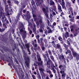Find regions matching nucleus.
I'll return each mask as SVG.
<instances>
[{"label":"nucleus","mask_w":79,"mask_h":79,"mask_svg":"<svg viewBox=\"0 0 79 79\" xmlns=\"http://www.w3.org/2000/svg\"><path fill=\"white\" fill-rule=\"evenodd\" d=\"M46 53L47 54H45L44 55L45 56H47L48 59V61L47 62V65L48 68H50L51 66H53L54 68H55V66L54 65L53 63L51 60L50 59V58L48 57V54L47 52H46Z\"/></svg>","instance_id":"f257e3e1"},{"label":"nucleus","mask_w":79,"mask_h":79,"mask_svg":"<svg viewBox=\"0 0 79 79\" xmlns=\"http://www.w3.org/2000/svg\"><path fill=\"white\" fill-rule=\"evenodd\" d=\"M40 18H41V19L39 21V23L41 25L40 28L39 30V31L40 32H43V30L42 29H43L44 27H45V26H44V24L43 23H42V17H40Z\"/></svg>","instance_id":"f03ea898"},{"label":"nucleus","mask_w":79,"mask_h":79,"mask_svg":"<svg viewBox=\"0 0 79 79\" xmlns=\"http://www.w3.org/2000/svg\"><path fill=\"white\" fill-rule=\"evenodd\" d=\"M23 57L24 58V59H25V61H26L25 62V63L26 65H27V67L28 68L29 66V59L28 57L26 58V57L24 55H23Z\"/></svg>","instance_id":"7ed1b4c3"},{"label":"nucleus","mask_w":79,"mask_h":79,"mask_svg":"<svg viewBox=\"0 0 79 79\" xmlns=\"http://www.w3.org/2000/svg\"><path fill=\"white\" fill-rule=\"evenodd\" d=\"M73 55L74 57H76L77 60H79V55L76 52L73 51H72Z\"/></svg>","instance_id":"20e7f679"},{"label":"nucleus","mask_w":79,"mask_h":79,"mask_svg":"<svg viewBox=\"0 0 79 79\" xmlns=\"http://www.w3.org/2000/svg\"><path fill=\"white\" fill-rule=\"evenodd\" d=\"M63 46L64 47H65V50H67V51L65 52V53L66 55H67L68 53H71V51L68 49V45H66L65 44H64Z\"/></svg>","instance_id":"39448f33"},{"label":"nucleus","mask_w":79,"mask_h":79,"mask_svg":"<svg viewBox=\"0 0 79 79\" xmlns=\"http://www.w3.org/2000/svg\"><path fill=\"white\" fill-rule=\"evenodd\" d=\"M61 32L63 34V35L64 37H65V38L66 39L69 36V34L68 32H66L65 34L64 35V31H63V28H61Z\"/></svg>","instance_id":"423d86ee"},{"label":"nucleus","mask_w":79,"mask_h":79,"mask_svg":"<svg viewBox=\"0 0 79 79\" xmlns=\"http://www.w3.org/2000/svg\"><path fill=\"white\" fill-rule=\"evenodd\" d=\"M69 12L70 15L74 16V13H73V9L71 7H70L69 8Z\"/></svg>","instance_id":"0eeeda50"},{"label":"nucleus","mask_w":79,"mask_h":79,"mask_svg":"<svg viewBox=\"0 0 79 79\" xmlns=\"http://www.w3.org/2000/svg\"><path fill=\"white\" fill-rule=\"evenodd\" d=\"M43 11L44 12L46 17L48 19V15L47 13H48V10H46L45 9L43 8Z\"/></svg>","instance_id":"6e6552de"},{"label":"nucleus","mask_w":79,"mask_h":79,"mask_svg":"<svg viewBox=\"0 0 79 79\" xmlns=\"http://www.w3.org/2000/svg\"><path fill=\"white\" fill-rule=\"evenodd\" d=\"M61 0L62 1V3H61ZM58 0V2L60 3L62 6V7H64V5H65V3H64V0Z\"/></svg>","instance_id":"1a4fd4ad"},{"label":"nucleus","mask_w":79,"mask_h":79,"mask_svg":"<svg viewBox=\"0 0 79 79\" xmlns=\"http://www.w3.org/2000/svg\"><path fill=\"white\" fill-rule=\"evenodd\" d=\"M29 44H25V46L26 47L27 50H28V52H29L28 53V54L29 55H30V54H31V51H30V50H29Z\"/></svg>","instance_id":"9d476101"},{"label":"nucleus","mask_w":79,"mask_h":79,"mask_svg":"<svg viewBox=\"0 0 79 79\" xmlns=\"http://www.w3.org/2000/svg\"><path fill=\"white\" fill-rule=\"evenodd\" d=\"M59 58L60 60H63L64 61V63H66V61H65V59H64V56L63 55H60V56H59Z\"/></svg>","instance_id":"9b49d317"},{"label":"nucleus","mask_w":79,"mask_h":79,"mask_svg":"<svg viewBox=\"0 0 79 79\" xmlns=\"http://www.w3.org/2000/svg\"><path fill=\"white\" fill-rule=\"evenodd\" d=\"M64 70L60 71V73L61 74V76L62 77H64L66 76V73H64Z\"/></svg>","instance_id":"f8f14e48"},{"label":"nucleus","mask_w":79,"mask_h":79,"mask_svg":"<svg viewBox=\"0 0 79 79\" xmlns=\"http://www.w3.org/2000/svg\"><path fill=\"white\" fill-rule=\"evenodd\" d=\"M59 68L62 71H65L66 70V67H64V66H62V65H60L59 66Z\"/></svg>","instance_id":"ddd939ff"},{"label":"nucleus","mask_w":79,"mask_h":79,"mask_svg":"<svg viewBox=\"0 0 79 79\" xmlns=\"http://www.w3.org/2000/svg\"><path fill=\"white\" fill-rule=\"evenodd\" d=\"M43 63V62L42 61H41L40 63V62H37V64H35V63L34 64V66H37L38 65V66H42Z\"/></svg>","instance_id":"4468645a"},{"label":"nucleus","mask_w":79,"mask_h":79,"mask_svg":"<svg viewBox=\"0 0 79 79\" xmlns=\"http://www.w3.org/2000/svg\"><path fill=\"white\" fill-rule=\"evenodd\" d=\"M31 21L32 22V23L33 24V27L34 28H33V32H35V31H36V28H35V24L34 23H33V19L31 20Z\"/></svg>","instance_id":"2eb2a0df"},{"label":"nucleus","mask_w":79,"mask_h":79,"mask_svg":"<svg viewBox=\"0 0 79 79\" xmlns=\"http://www.w3.org/2000/svg\"><path fill=\"white\" fill-rule=\"evenodd\" d=\"M37 58L38 59V61H41V58L40 57V55L39 54L38 52H37Z\"/></svg>","instance_id":"dca6fc26"},{"label":"nucleus","mask_w":79,"mask_h":79,"mask_svg":"<svg viewBox=\"0 0 79 79\" xmlns=\"http://www.w3.org/2000/svg\"><path fill=\"white\" fill-rule=\"evenodd\" d=\"M21 35H22V37L23 39V41L24 42V43H25V44H26V43H27V41L26 40H25V39H25V38H26V35H25L24 36L23 35V34H21Z\"/></svg>","instance_id":"f3484780"},{"label":"nucleus","mask_w":79,"mask_h":79,"mask_svg":"<svg viewBox=\"0 0 79 79\" xmlns=\"http://www.w3.org/2000/svg\"><path fill=\"white\" fill-rule=\"evenodd\" d=\"M67 41H68V45H69V46L70 49H71V51L72 52H73V51H74L73 50V48H72L71 47V44L69 42V40H67Z\"/></svg>","instance_id":"a211bd4d"},{"label":"nucleus","mask_w":79,"mask_h":79,"mask_svg":"<svg viewBox=\"0 0 79 79\" xmlns=\"http://www.w3.org/2000/svg\"><path fill=\"white\" fill-rule=\"evenodd\" d=\"M71 2H67L66 6L67 8H68V7H70V6H71Z\"/></svg>","instance_id":"6ab92c4d"},{"label":"nucleus","mask_w":79,"mask_h":79,"mask_svg":"<svg viewBox=\"0 0 79 79\" xmlns=\"http://www.w3.org/2000/svg\"><path fill=\"white\" fill-rule=\"evenodd\" d=\"M35 1L37 2V3L38 5H39V4H41V3H43V0H41V1H39V0H35Z\"/></svg>","instance_id":"aec40b11"},{"label":"nucleus","mask_w":79,"mask_h":79,"mask_svg":"<svg viewBox=\"0 0 79 79\" xmlns=\"http://www.w3.org/2000/svg\"><path fill=\"white\" fill-rule=\"evenodd\" d=\"M43 56L44 58V63H47V61H47V57H46V56L45 55H43Z\"/></svg>","instance_id":"412c9836"},{"label":"nucleus","mask_w":79,"mask_h":79,"mask_svg":"<svg viewBox=\"0 0 79 79\" xmlns=\"http://www.w3.org/2000/svg\"><path fill=\"white\" fill-rule=\"evenodd\" d=\"M58 10L60 11H62V10H61V7L60 6L59 4H58Z\"/></svg>","instance_id":"4be33fe9"},{"label":"nucleus","mask_w":79,"mask_h":79,"mask_svg":"<svg viewBox=\"0 0 79 79\" xmlns=\"http://www.w3.org/2000/svg\"><path fill=\"white\" fill-rule=\"evenodd\" d=\"M56 45V48H59V49H60V48H61V45H60V44H57Z\"/></svg>","instance_id":"5701e85b"},{"label":"nucleus","mask_w":79,"mask_h":79,"mask_svg":"<svg viewBox=\"0 0 79 79\" xmlns=\"http://www.w3.org/2000/svg\"><path fill=\"white\" fill-rule=\"evenodd\" d=\"M71 52H70V53H70V54H69V60H72L73 59V56L71 54Z\"/></svg>","instance_id":"b1692460"},{"label":"nucleus","mask_w":79,"mask_h":79,"mask_svg":"<svg viewBox=\"0 0 79 79\" xmlns=\"http://www.w3.org/2000/svg\"><path fill=\"white\" fill-rule=\"evenodd\" d=\"M20 32H21V33H23V32H24V34H25L24 35H23L24 36V35H26V34H27V33H26V31H23V29H21V30H20Z\"/></svg>","instance_id":"393cba45"},{"label":"nucleus","mask_w":79,"mask_h":79,"mask_svg":"<svg viewBox=\"0 0 79 79\" xmlns=\"http://www.w3.org/2000/svg\"><path fill=\"white\" fill-rule=\"evenodd\" d=\"M1 16H4V18L5 19V20L6 21V17L5 16V14H4V13H1Z\"/></svg>","instance_id":"a878e982"},{"label":"nucleus","mask_w":79,"mask_h":79,"mask_svg":"<svg viewBox=\"0 0 79 79\" xmlns=\"http://www.w3.org/2000/svg\"><path fill=\"white\" fill-rule=\"evenodd\" d=\"M50 4L51 5H55V2L52 1H50Z\"/></svg>","instance_id":"bb28decb"},{"label":"nucleus","mask_w":79,"mask_h":79,"mask_svg":"<svg viewBox=\"0 0 79 79\" xmlns=\"http://www.w3.org/2000/svg\"><path fill=\"white\" fill-rule=\"evenodd\" d=\"M50 57L51 59L52 60V61L54 62H55V59H54V57H53V56H50Z\"/></svg>","instance_id":"cd10ccee"},{"label":"nucleus","mask_w":79,"mask_h":79,"mask_svg":"<svg viewBox=\"0 0 79 79\" xmlns=\"http://www.w3.org/2000/svg\"><path fill=\"white\" fill-rule=\"evenodd\" d=\"M52 66H53H53H51V68L52 69V71H53V72L54 73H56V71L55 70V69H54V67H52Z\"/></svg>","instance_id":"c85d7f7f"},{"label":"nucleus","mask_w":79,"mask_h":79,"mask_svg":"<svg viewBox=\"0 0 79 79\" xmlns=\"http://www.w3.org/2000/svg\"><path fill=\"white\" fill-rule=\"evenodd\" d=\"M39 69L41 73H43L44 71V69H43L39 68Z\"/></svg>","instance_id":"c756f323"},{"label":"nucleus","mask_w":79,"mask_h":79,"mask_svg":"<svg viewBox=\"0 0 79 79\" xmlns=\"http://www.w3.org/2000/svg\"><path fill=\"white\" fill-rule=\"evenodd\" d=\"M34 43H37V41H36V40H35L34 41H32V45H34Z\"/></svg>","instance_id":"7c9ffc66"},{"label":"nucleus","mask_w":79,"mask_h":79,"mask_svg":"<svg viewBox=\"0 0 79 79\" xmlns=\"http://www.w3.org/2000/svg\"><path fill=\"white\" fill-rule=\"evenodd\" d=\"M70 28L71 29V32H73V27H74V26L73 25V26H71L70 27Z\"/></svg>","instance_id":"2f4dec72"},{"label":"nucleus","mask_w":79,"mask_h":79,"mask_svg":"<svg viewBox=\"0 0 79 79\" xmlns=\"http://www.w3.org/2000/svg\"><path fill=\"white\" fill-rule=\"evenodd\" d=\"M40 40L41 41V44L40 43V44L41 45H44V43H43V42H42V40H43V39L42 38H41L40 39Z\"/></svg>","instance_id":"473e14b6"},{"label":"nucleus","mask_w":79,"mask_h":79,"mask_svg":"<svg viewBox=\"0 0 79 79\" xmlns=\"http://www.w3.org/2000/svg\"><path fill=\"white\" fill-rule=\"evenodd\" d=\"M25 17V18H27L28 19H29V18H30L31 16H30V15H27V16H25L26 15H24Z\"/></svg>","instance_id":"72a5a7b5"},{"label":"nucleus","mask_w":79,"mask_h":79,"mask_svg":"<svg viewBox=\"0 0 79 79\" xmlns=\"http://www.w3.org/2000/svg\"><path fill=\"white\" fill-rule=\"evenodd\" d=\"M36 23L37 24V26L39 28V27L40 26L39 25V23L38 22H36Z\"/></svg>","instance_id":"f704fd0d"},{"label":"nucleus","mask_w":79,"mask_h":79,"mask_svg":"<svg viewBox=\"0 0 79 79\" xmlns=\"http://www.w3.org/2000/svg\"><path fill=\"white\" fill-rule=\"evenodd\" d=\"M58 39L60 41H62V38L61 37H59Z\"/></svg>","instance_id":"c9c22d12"},{"label":"nucleus","mask_w":79,"mask_h":79,"mask_svg":"<svg viewBox=\"0 0 79 79\" xmlns=\"http://www.w3.org/2000/svg\"><path fill=\"white\" fill-rule=\"evenodd\" d=\"M47 73H48L49 74H52V72H51V71H50V70L47 71Z\"/></svg>","instance_id":"e433bc0d"},{"label":"nucleus","mask_w":79,"mask_h":79,"mask_svg":"<svg viewBox=\"0 0 79 79\" xmlns=\"http://www.w3.org/2000/svg\"><path fill=\"white\" fill-rule=\"evenodd\" d=\"M36 37L37 39H39V37H40V36H39V35H37L36 36Z\"/></svg>","instance_id":"4c0bfd02"},{"label":"nucleus","mask_w":79,"mask_h":79,"mask_svg":"<svg viewBox=\"0 0 79 79\" xmlns=\"http://www.w3.org/2000/svg\"><path fill=\"white\" fill-rule=\"evenodd\" d=\"M52 32V31L51 29H49V30H48V33H51Z\"/></svg>","instance_id":"58836bf2"},{"label":"nucleus","mask_w":79,"mask_h":79,"mask_svg":"<svg viewBox=\"0 0 79 79\" xmlns=\"http://www.w3.org/2000/svg\"><path fill=\"white\" fill-rule=\"evenodd\" d=\"M48 52L49 54V55H52V53L51 52V51L50 50H49L48 51Z\"/></svg>","instance_id":"ea45409f"},{"label":"nucleus","mask_w":79,"mask_h":79,"mask_svg":"<svg viewBox=\"0 0 79 79\" xmlns=\"http://www.w3.org/2000/svg\"><path fill=\"white\" fill-rule=\"evenodd\" d=\"M50 77L51 78H52V77H53V74H52V73L50 74Z\"/></svg>","instance_id":"a19ab883"},{"label":"nucleus","mask_w":79,"mask_h":79,"mask_svg":"<svg viewBox=\"0 0 79 79\" xmlns=\"http://www.w3.org/2000/svg\"><path fill=\"white\" fill-rule=\"evenodd\" d=\"M44 42L46 44L47 42V40L46 39H44Z\"/></svg>","instance_id":"79ce46f5"},{"label":"nucleus","mask_w":79,"mask_h":79,"mask_svg":"<svg viewBox=\"0 0 79 79\" xmlns=\"http://www.w3.org/2000/svg\"><path fill=\"white\" fill-rule=\"evenodd\" d=\"M73 45H74V47H76L77 44H76V43L75 42L73 43Z\"/></svg>","instance_id":"37998d69"},{"label":"nucleus","mask_w":79,"mask_h":79,"mask_svg":"<svg viewBox=\"0 0 79 79\" xmlns=\"http://www.w3.org/2000/svg\"><path fill=\"white\" fill-rule=\"evenodd\" d=\"M31 50L32 51V52H34V48H33V47H32V46L31 45Z\"/></svg>","instance_id":"c03bdc74"},{"label":"nucleus","mask_w":79,"mask_h":79,"mask_svg":"<svg viewBox=\"0 0 79 79\" xmlns=\"http://www.w3.org/2000/svg\"><path fill=\"white\" fill-rule=\"evenodd\" d=\"M71 1H73L72 2L73 3H75V2H76V0H71Z\"/></svg>","instance_id":"a18cd8bd"},{"label":"nucleus","mask_w":79,"mask_h":79,"mask_svg":"<svg viewBox=\"0 0 79 79\" xmlns=\"http://www.w3.org/2000/svg\"><path fill=\"white\" fill-rule=\"evenodd\" d=\"M55 63V65L56 66V67H57V66H58V65L57 64V63L56 62H54Z\"/></svg>","instance_id":"49530a36"},{"label":"nucleus","mask_w":79,"mask_h":79,"mask_svg":"<svg viewBox=\"0 0 79 79\" xmlns=\"http://www.w3.org/2000/svg\"><path fill=\"white\" fill-rule=\"evenodd\" d=\"M49 11L50 12H52V9L51 7L49 8Z\"/></svg>","instance_id":"de8ad7c7"},{"label":"nucleus","mask_w":79,"mask_h":79,"mask_svg":"<svg viewBox=\"0 0 79 79\" xmlns=\"http://www.w3.org/2000/svg\"><path fill=\"white\" fill-rule=\"evenodd\" d=\"M20 24L21 26H23V24L22 23H20Z\"/></svg>","instance_id":"09e8293b"},{"label":"nucleus","mask_w":79,"mask_h":79,"mask_svg":"<svg viewBox=\"0 0 79 79\" xmlns=\"http://www.w3.org/2000/svg\"><path fill=\"white\" fill-rule=\"evenodd\" d=\"M34 47L36 48V47H37V44H35V45H34Z\"/></svg>","instance_id":"8fccbe9b"},{"label":"nucleus","mask_w":79,"mask_h":79,"mask_svg":"<svg viewBox=\"0 0 79 79\" xmlns=\"http://www.w3.org/2000/svg\"><path fill=\"white\" fill-rule=\"evenodd\" d=\"M52 40H55V38L54 37H52L51 38Z\"/></svg>","instance_id":"3c124183"},{"label":"nucleus","mask_w":79,"mask_h":79,"mask_svg":"<svg viewBox=\"0 0 79 79\" xmlns=\"http://www.w3.org/2000/svg\"><path fill=\"white\" fill-rule=\"evenodd\" d=\"M53 26H56V23L54 22L53 23Z\"/></svg>","instance_id":"603ef678"},{"label":"nucleus","mask_w":79,"mask_h":79,"mask_svg":"<svg viewBox=\"0 0 79 79\" xmlns=\"http://www.w3.org/2000/svg\"><path fill=\"white\" fill-rule=\"evenodd\" d=\"M29 32L30 34H31L32 33V31L31 30H30Z\"/></svg>","instance_id":"864d4df0"},{"label":"nucleus","mask_w":79,"mask_h":79,"mask_svg":"<svg viewBox=\"0 0 79 79\" xmlns=\"http://www.w3.org/2000/svg\"><path fill=\"white\" fill-rule=\"evenodd\" d=\"M69 24H68V23H67V24H65L64 26H68Z\"/></svg>","instance_id":"5fc2aeb1"},{"label":"nucleus","mask_w":79,"mask_h":79,"mask_svg":"<svg viewBox=\"0 0 79 79\" xmlns=\"http://www.w3.org/2000/svg\"><path fill=\"white\" fill-rule=\"evenodd\" d=\"M33 16L34 18L36 16V15H35L34 14H33Z\"/></svg>","instance_id":"6e6d98bb"},{"label":"nucleus","mask_w":79,"mask_h":79,"mask_svg":"<svg viewBox=\"0 0 79 79\" xmlns=\"http://www.w3.org/2000/svg\"><path fill=\"white\" fill-rule=\"evenodd\" d=\"M42 50H45V48L44 47H42Z\"/></svg>","instance_id":"4d7b16f0"},{"label":"nucleus","mask_w":79,"mask_h":79,"mask_svg":"<svg viewBox=\"0 0 79 79\" xmlns=\"http://www.w3.org/2000/svg\"><path fill=\"white\" fill-rule=\"evenodd\" d=\"M64 30H65V31H66V29H67V28H66L65 27H64Z\"/></svg>","instance_id":"13d9d810"},{"label":"nucleus","mask_w":79,"mask_h":79,"mask_svg":"<svg viewBox=\"0 0 79 79\" xmlns=\"http://www.w3.org/2000/svg\"><path fill=\"white\" fill-rule=\"evenodd\" d=\"M34 21H37V18H34Z\"/></svg>","instance_id":"bf43d9fd"},{"label":"nucleus","mask_w":79,"mask_h":79,"mask_svg":"<svg viewBox=\"0 0 79 79\" xmlns=\"http://www.w3.org/2000/svg\"><path fill=\"white\" fill-rule=\"evenodd\" d=\"M46 79H50V78H49V77H48V76H47L46 77Z\"/></svg>","instance_id":"052dcab7"},{"label":"nucleus","mask_w":79,"mask_h":79,"mask_svg":"<svg viewBox=\"0 0 79 79\" xmlns=\"http://www.w3.org/2000/svg\"><path fill=\"white\" fill-rule=\"evenodd\" d=\"M47 31H45L44 32L45 34H46V35H47Z\"/></svg>","instance_id":"680f3d73"},{"label":"nucleus","mask_w":79,"mask_h":79,"mask_svg":"<svg viewBox=\"0 0 79 79\" xmlns=\"http://www.w3.org/2000/svg\"><path fill=\"white\" fill-rule=\"evenodd\" d=\"M47 29H48V30L50 29V27H47Z\"/></svg>","instance_id":"e2e57ef3"},{"label":"nucleus","mask_w":79,"mask_h":79,"mask_svg":"<svg viewBox=\"0 0 79 79\" xmlns=\"http://www.w3.org/2000/svg\"><path fill=\"white\" fill-rule=\"evenodd\" d=\"M32 77L33 79H35V76L34 75H32Z\"/></svg>","instance_id":"0e129e2a"},{"label":"nucleus","mask_w":79,"mask_h":79,"mask_svg":"<svg viewBox=\"0 0 79 79\" xmlns=\"http://www.w3.org/2000/svg\"><path fill=\"white\" fill-rule=\"evenodd\" d=\"M19 14H18V15L17 16V18H19Z\"/></svg>","instance_id":"69168bd1"},{"label":"nucleus","mask_w":79,"mask_h":79,"mask_svg":"<svg viewBox=\"0 0 79 79\" xmlns=\"http://www.w3.org/2000/svg\"><path fill=\"white\" fill-rule=\"evenodd\" d=\"M74 36H76V35H77V33H74Z\"/></svg>","instance_id":"338daca9"},{"label":"nucleus","mask_w":79,"mask_h":79,"mask_svg":"<svg viewBox=\"0 0 79 79\" xmlns=\"http://www.w3.org/2000/svg\"><path fill=\"white\" fill-rule=\"evenodd\" d=\"M7 3H11V2H10V1L9 0L7 1Z\"/></svg>","instance_id":"774afa93"}]
</instances>
